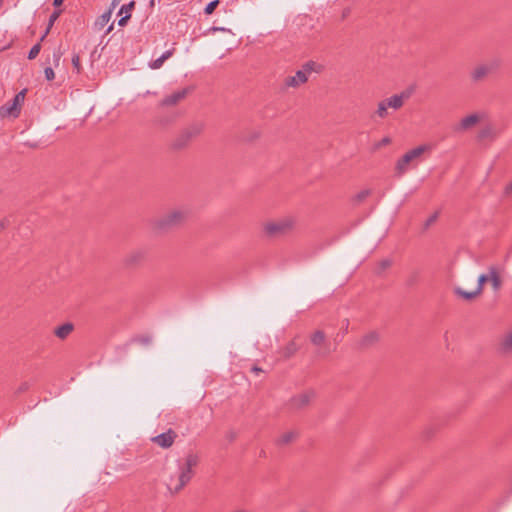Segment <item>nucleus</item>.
Wrapping results in <instances>:
<instances>
[{"label": "nucleus", "mask_w": 512, "mask_h": 512, "mask_svg": "<svg viewBox=\"0 0 512 512\" xmlns=\"http://www.w3.org/2000/svg\"><path fill=\"white\" fill-rule=\"evenodd\" d=\"M63 2H64V0H53V6L55 8H58L62 5Z\"/></svg>", "instance_id": "c03bdc74"}, {"label": "nucleus", "mask_w": 512, "mask_h": 512, "mask_svg": "<svg viewBox=\"0 0 512 512\" xmlns=\"http://www.w3.org/2000/svg\"><path fill=\"white\" fill-rule=\"evenodd\" d=\"M135 4H136V3H135V1H134V0H132V1H130L128 4H124V5H122V6H121V8H120V10H119V12H118V14H119V15H121V14H123V13H125V14H128V13H129V14H131V11L135 8Z\"/></svg>", "instance_id": "c85d7f7f"}, {"label": "nucleus", "mask_w": 512, "mask_h": 512, "mask_svg": "<svg viewBox=\"0 0 512 512\" xmlns=\"http://www.w3.org/2000/svg\"><path fill=\"white\" fill-rule=\"evenodd\" d=\"M110 17H111V12L108 11L106 13H104L103 15H101L97 22H96V25H98L100 28H103L110 20Z\"/></svg>", "instance_id": "c756f323"}, {"label": "nucleus", "mask_w": 512, "mask_h": 512, "mask_svg": "<svg viewBox=\"0 0 512 512\" xmlns=\"http://www.w3.org/2000/svg\"><path fill=\"white\" fill-rule=\"evenodd\" d=\"M499 61L493 60L487 63H482L475 66L470 72V78L473 83H480L484 81L490 74L499 68Z\"/></svg>", "instance_id": "0eeeda50"}, {"label": "nucleus", "mask_w": 512, "mask_h": 512, "mask_svg": "<svg viewBox=\"0 0 512 512\" xmlns=\"http://www.w3.org/2000/svg\"><path fill=\"white\" fill-rule=\"evenodd\" d=\"M74 330V324L71 322H66L54 329V335L61 339L65 340Z\"/></svg>", "instance_id": "f3484780"}, {"label": "nucleus", "mask_w": 512, "mask_h": 512, "mask_svg": "<svg viewBox=\"0 0 512 512\" xmlns=\"http://www.w3.org/2000/svg\"><path fill=\"white\" fill-rule=\"evenodd\" d=\"M295 227L293 217H284L277 221L267 222L263 225V231L267 237H279L290 233Z\"/></svg>", "instance_id": "20e7f679"}, {"label": "nucleus", "mask_w": 512, "mask_h": 512, "mask_svg": "<svg viewBox=\"0 0 512 512\" xmlns=\"http://www.w3.org/2000/svg\"><path fill=\"white\" fill-rule=\"evenodd\" d=\"M494 137H495V132L490 125L481 129L478 134V138L481 140L486 139V138H494Z\"/></svg>", "instance_id": "5701e85b"}, {"label": "nucleus", "mask_w": 512, "mask_h": 512, "mask_svg": "<svg viewBox=\"0 0 512 512\" xmlns=\"http://www.w3.org/2000/svg\"><path fill=\"white\" fill-rule=\"evenodd\" d=\"M41 42L39 40L38 43H36L35 45H33L28 53V59L29 60H33L37 57V55L39 54L40 50H41Z\"/></svg>", "instance_id": "cd10ccee"}, {"label": "nucleus", "mask_w": 512, "mask_h": 512, "mask_svg": "<svg viewBox=\"0 0 512 512\" xmlns=\"http://www.w3.org/2000/svg\"><path fill=\"white\" fill-rule=\"evenodd\" d=\"M2 3H3V0H0V5H2Z\"/></svg>", "instance_id": "6e6d98bb"}, {"label": "nucleus", "mask_w": 512, "mask_h": 512, "mask_svg": "<svg viewBox=\"0 0 512 512\" xmlns=\"http://www.w3.org/2000/svg\"><path fill=\"white\" fill-rule=\"evenodd\" d=\"M131 17V14H126L125 16L121 17L118 21V25L119 26H125L128 22V20L130 19Z\"/></svg>", "instance_id": "a19ab883"}, {"label": "nucleus", "mask_w": 512, "mask_h": 512, "mask_svg": "<svg viewBox=\"0 0 512 512\" xmlns=\"http://www.w3.org/2000/svg\"><path fill=\"white\" fill-rule=\"evenodd\" d=\"M192 87H185L178 91L173 92L170 95L165 96L159 103L162 107L175 106L184 100L190 92H192Z\"/></svg>", "instance_id": "9b49d317"}, {"label": "nucleus", "mask_w": 512, "mask_h": 512, "mask_svg": "<svg viewBox=\"0 0 512 512\" xmlns=\"http://www.w3.org/2000/svg\"><path fill=\"white\" fill-rule=\"evenodd\" d=\"M350 14V8H345L342 13V18H346Z\"/></svg>", "instance_id": "49530a36"}, {"label": "nucleus", "mask_w": 512, "mask_h": 512, "mask_svg": "<svg viewBox=\"0 0 512 512\" xmlns=\"http://www.w3.org/2000/svg\"><path fill=\"white\" fill-rule=\"evenodd\" d=\"M45 78L48 81H52L55 78L54 70L51 67H46L44 70Z\"/></svg>", "instance_id": "4c0bfd02"}, {"label": "nucleus", "mask_w": 512, "mask_h": 512, "mask_svg": "<svg viewBox=\"0 0 512 512\" xmlns=\"http://www.w3.org/2000/svg\"><path fill=\"white\" fill-rule=\"evenodd\" d=\"M27 389V386L26 384H23L22 386H20L19 390L20 391H25Z\"/></svg>", "instance_id": "09e8293b"}, {"label": "nucleus", "mask_w": 512, "mask_h": 512, "mask_svg": "<svg viewBox=\"0 0 512 512\" xmlns=\"http://www.w3.org/2000/svg\"><path fill=\"white\" fill-rule=\"evenodd\" d=\"M7 224L6 221L2 220L0 221V233L6 228Z\"/></svg>", "instance_id": "de8ad7c7"}, {"label": "nucleus", "mask_w": 512, "mask_h": 512, "mask_svg": "<svg viewBox=\"0 0 512 512\" xmlns=\"http://www.w3.org/2000/svg\"><path fill=\"white\" fill-rule=\"evenodd\" d=\"M146 259V251L144 249H134L128 252L122 263L126 268H136L140 266Z\"/></svg>", "instance_id": "1a4fd4ad"}, {"label": "nucleus", "mask_w": 512, "mask_h": 512, "mask_svg": "<svg viewBox=\"0 0 512 512\" xmlns=\"http://www.w3.org/2000/svg\"><path fill=\"white\" fill-rule=\"evenodd\" d=\"M392 265V261L390 259H383L379 262L376 273L378 275L382 274L386 269H388Z\"/></svg>", "instance_id": "a878e982"}, {"label": "nucleus", "mask_w": 512, "mask_h": 512, "mask_svg": "<svg viewBox=\"0 0 512 512\" xmlns=\"http://www.w3.org/2000/svg\"><path fill=\"white\" fill-rule=\"evenodd\" d=\"M204 123L195 121L183 128L171 143L173 150L179 151L187 148L193 139L197 138L204 130Z\"/></svg>", "instance_id": "7ed1b4c3"}, {"label": "nucleus", "mask_w": 512, "mask_h": 512, "mask_svg": "<svg viewBox=\"0 0 512 512\" xmlns=\"http://www.w3.org/2000/svg\"><path fill=\"white\" fill-rule=\"evenodd\" d=\"M213 30H221V31H224V28H213Z\"/></svg>", "instance_id": "864d4df0"}, {"label": "nucleus", "mask_w": 512, "mask_h": 512, "mask_svg": "<svg viewBox=\"0 0 512 512\" xmlns=\"http://www.w3.org/2000/svg\"><path fill=\"white\" fill-rule=\"evenodd\" d=\"M438 218V212L433 213L425 222V228H428L432 225Z\"/></svg>", "instance_id": "58836bf2"}, {"label": "nucleus", "mask_w": 512, "mask_h": 512, "mask_svg": "<svg viewBox=\"0 0 512 512\" xmlns=\"http://www.w3.org/2000/svg\"><path fill=\"white\" fill-rule=\"evenodd\" d=\"M164 62H165V61H164V60L161 58V56H160L159 58H157V59H155V60L151 61V62L149 63V67H150L151 69H159L160 67H162V65H163V63H164Z\"/></svg>", "instance_id": "c9c22d12"}, {"label": "nucleus", "mask_w": 512, "mask_h": 512, "mask_svg": "<svg viewBox=\"0 0 512 512\" xmlns=\"http://www.w3.org/2000/svg\"><path fill=\"white\" fill-rule=\"evenodd\" d=\"M151 337L148 336V335H145V336H139L137 338L134 339V341L142 344V345H149L151 343Z\"/></svg>", "instance_id": "e433bc0d"}, {"label": "nucleus", "mask_w": 512, "mask_h": 512, "mask_svg": "<svg viewBox=\"0 0 512 512\" xmlns=\"http://www.w3.org/2000/svg\"><path fill=\"white\" fill-rule=\"evenodd\" d=\"M370 195H371V190L370 189H364V190L360 191L359 193H357L354 196L353 201L356 204H359V203L363 202Z\"/></svg>", "instance_id": "393cba45"}, {"label": "nucleus", "mask_w": 512, "mask_h": 512, "mask_svg": "<svg viewBox=\"0 0 512 512\" xmlns=\"http://www.w3.org/2000/svg\"><path fill=\"white\" fill-rule=\"evenodd\" d=\"M298 437V432L297 431H288V432H285L283 433L276 441V445L277 446H286L290 443H292L294 440H296Z\"/></svg>", "instance_id": "6ab92c4d"}, {"label": "nucleus", "mask_w": 512, "mask_h": 512, "mask_svg": "<svg viewBox=\"0 0 512 512\" xmlns=\"http://www.w3.org/2000/svg\"><path fill=\"white\" fill-rule=\"evenodd\" d=\"M454 294L458 297H461V298L467 300V301H471V300L475 299L476 297H478L479 295H481L480 293H476V289L474 291L467 292L460 287L454 288Z\"/></svg>", "instance_id": "aec40b11"}, {"label": "nucleus", "mask_w": 512, "mask_h": 512, "mask_svg": "<svg viewBox=\"0 0 512 512\" xmlns=\"http://www.w3.org/2000/svg\"><path fill=\"white\" fill-rule=\"evenodd\" d=\"M324 69V66L315 61H308L304 63L295 75L288 76L284 79V88H298L302 84H305L308 81L309 76L314 73H321Z\"/></svg>", "instance_id": "f03ea898"}, {"label": "nucleus", "mask_w": 512, "mask_h": 512, "mask_svg": "<svg viewBox=\"0 0 512 512\" xmlns=\"http://www.w3.org/2000/svg\"><path fill=\"white\" fill-rule=\"evenodd\" d=\"M154 5V0H151L150 1V6H153Z\"/></svg>", "instance_id": "5fc2aeb1"}, {"label": "nucleus", "mask_w": 512, "mask_h": 512, "mask_svg": "<svg viewBox=\"0 0 512 512\" xmlns=\"http://www.w3.org/2000/svg\"><path fill=\"white\" fill-rule=\"evenodd\" d=\"M112 29H113V25L109 26V28L107 29V33H109Z\"/></svg>", "instance_id": "3c124183"}, {"label": "nucleus", "mask_w": 512, "mask_h": 512, "mask_svg": "<svg viewBox=\"0 0 512 512\" xmlns=\"http://www.w3.org/2000/svg\"><path fill=\"white\" fill-rule=\"evenodd\" d=\"M121 0H112V5L113 6H116L118 5V3L120 2Z\"/></svg>", "instance_id": "8fccbe9b"}, {"label": "nucleus", "mask_w": 512, "mask_h": 512, "mask_svg": "<svg viewBox=\"0 0 512 512\" xmlns=\"http://www.w3.org/2000/svg\"><path fill=\"white\" fill-rule=\"evenodd\" d=\"M502 346L504 350H512V331L505 337Z\"/></svg>", "instance_id": "72a5a7b5"}, {"label": "nucleus", "mask_w": 512, "mask_h": 512, "mask_svg": "<svg viewBox=\"0 0 512 512\" xmlns=\"http://www.w3.org/2000/svg\"><path fill=\"white\" fill-rule=\"evenodd\" d=\"M234 512H249V511H247V510H236Z\"/></svg>", "instance_id": "603ef678"}, {"label": "nucleus", "mask_w": 512, "mask_h": 512, "mask_svg": "<svg viewBox=\"0 0 512 512\" xmlns=\"http://www.w3.org/2000/svg\"><path fill=\"white\" fill-rule=\"evenodd\" d=\"M72 65L77 74H80L82 72V66H81L80 57L78 54L73 55Z\"/></svg>", "instance_id": "7c9ffc66"}, {"label": "nucleus", "mask_w": 512, "mask_h": 512, "mask_svg": "<svg viewBox=\"0 0 512 512\" xmlns=\"http://www.w3.org/2000/svg\"><path fill=\"white\" fill-rule=\"evenodd\" d=\"M26 89L18 92L11 102H8L0 107V115L2 117L12 116L13 118H17L21 112V104L25 100Z\"/></svg>", "instance_id": "6e6552de"}, {"label": "nucleus", "mask_w": 512, "mask_h": 512, "mask_svg": "<svg viewBox=\"0 0 512 512\" xmlns=\"http://www.w3.org/2000/svg\"><path fill=\"white\" fill-rule=\"evenodd\" d=\"M188 213L184 210H173L160 217L155 222V229L164 232L178 227L187 219Z\"/></svg>", "instance_id": "39448f33"}, {"label": "nucleus", "mask_w": 512, "mask_h": 512, "mask_svg": "<svg viewBox=\"0 0 512 512\" xmlns=\"http://www.w3.org/2000/svg\"><path fill=\"white\" fill-rule=\"evenodd\" d=\"M314 397V391L303 392L293 396L289 401V406L292 410H302L309 406Z\"/></svg>", "instance_id": "f8f14e48"}, {"label": "nucleus", "mask_w": 512, "mask_h": 512, "mask_svg": "<svg viewBox=\"0 0 512 512\" xmlns=\"http://www.w3.org/2000/svg\"><path fill=\"white\" fill-rule=\"evenodd\" d=\"M413 89L409 88L402 91L400 94H394L389 98L384 99L385 105L387 108H391L393 110H399L403 107L406 100H408L412 95Z\"/></svg>", "instance_id": "9d476101"}, {"label": "nucleus", "mask_w": 512, "mask_h": 512, "mask_svg": "<svg viewBox=\"0 0 512 512\" xmlns=\"http://www.w3.org/2000/svg\"><path fill=\"white\" fill-rule=\"evenodd\" d=\"M504 194L510 196L512 194V181L505 187Z\"/></svg>", "instance_id": "37998d69"}, {"label": "nucleus", "mask_w": 512, "mask_h": 512, "mask_svg": "<svg viewBox=\"0 0 512 512\" xmlns=\"http://www.w3.org/2000/svg\"><path fill=\"white\" fill-rule=\"evenodd\" d=\"M376 114L382 119L388 116V108L383 100L378 103Z\"/></svg>", "instance_id": "bb28decb"}, {"label": "nucleus", "mask_w": 512, "mask_h": 512, "mask_svg": "<svg viewBox=\"0 0 512 512\" xmlns=\"http://www.w3.org/2000/svg\"><path fill=\"white\" fill-rule=\"evenodd\" d=\"M488 281H490L489 273H488V274H481V275L478 277L477 287H476V293H480V294H482L483 289H484V284H485L486 282H488Z\"/></svg>", "instance_id": "b1692460"}, {"label": "nucleus", "mask_w": 512, "mask_h": 512, "mask_svg": "<svg viewBox=\"0 0 512 512\" xmlns=\"http://www.w3.org/2000/svg\"><path fill=\"white\" fill-rule=\"evenodd\" d=\"M489 278L494 291H499L502 286V279L499 271L495 266L489 267Z\"/></svg>", "instance_id": "a211bd4d"}, {"label": "nucleus", "mask_w": 512, "mask_h": 512, "mask_svg": "<svg viewBox=\"0 0 512 512\" xmlns=\"http://www.w3.org/2000/svg\"><path fill=\"white\" fill-rule=\"evenodd\" d=\"M251 371L258 374L260 372H262V369L256 365H254L252 368H251Z\"/></svg>", "instance_id": "a18cd8bd"}, {"label": "nucleus", "mask_w": 512, "mask_h": 512, "mask_svg": "<svg viewBox=\"0 0 512 512\" xmlns=\"http://www.w3.org/2000/svg\"><path fill=\"white\" fill-rule=\"evenodd\" d=\"M177 437L178 435L173 429H168L166 432L153 437L151 440L161 448L167 449L173 445Z\"/></svg>", "instance_id": "ddd939ff"}, {"label": "nucleus", "mask_w": 512, "mask_h": 512, "mask_svg": "<svg viewBox=\"0 0 512 512\" xmlns=\"http://www.w3.org/2000/svg\"><path fill=\"white\" fill-rule=\"evenodd\" d=\"M173 52H174V49H171V50H167L165 51L162 55H161V58L166 61L168 58H170L172 55H173Z\"/></svg>", "instance_id": "79ce46f5"}, {"label": "nucleus", "mask_w": 512, "mask_h": 512, "mask_svg": "<svg viewBox=\"0 0 512 512\" xmlns=\"http://www.w3.org/2000/svg\"><path fill=\"white\" fill-rule=\"evenodd\" d=\"M218 5H219L218 0L209 2L204 9L205 14H207V15L212 14Z\"/></svg>", "instance_id": "473e14b6"}, {"label": "nucleus", "mask_w": 512, "mask_h": 512, "mask_svg": "<svg viewBox=\"0 0 512 512\" xmlns=\"http://www.w3.org/2000/svg\"><path fill=\"white\" fill-rule=\"evenodd\" d=\"M480 121L478 114H470L461 119L460 123L455 127V131H466L475 126Z\"/></svg>", "instance_id": "2eb2a0df"}, {"label": "nucleus", "mask_w": 512, "mask_h": 512, "mask_svg": "<svg viewBox=\"0 0 512 512\" xmlns=\"http://www.w3.org/2000/svg\"><path fill=\"white\" fill-rule=\"evenodd\" d=\"M379 341V334L376 331H371L365 334L359 341V347L362 349L369 348Z\"/></svg>", "instance_id": "dca6fc26"}, {"label": "nucleus", "mask_w": 512, "mask_h": 512, "mask_svg": "<svg viewBox=\"0 0 512 512\" xmlns=\"http://www.w3.org/2000/svg\"><path fill=\"white\" fill-rule=\"evenodd\" d=\"M391 142V139L389 137L382 138L377 144L376 148H380L382 146L388 145Z\"/></svg>", "instance_id": "ea45409f"}, {"label": "nucleus", "mask_w": 512, "mask_h": 512, "mask_svg": "<svg viewBox=\"0 0 512 512\" xmlns=\"http://www.w3.org/2000/svg\"><path fill=\"white\" fill-rule=\"evenodd\" d=\"M198 463L199 456L194 452H189L183 462L178 461V476L171 475L166 483L171 494H178L191 481Z\"/></svg>", "instance_id": "f257e3e1"}, {"label": "nucleus", "mask_w": 512, "mask_h": 512, "mask_svg": "<svg viewBox=\"0 0 512 512\" xmlns=\"http://www.w3.org/2000/svg\"><path fill=\"white\" fill-rule=\"evenodd\" d=\"M429 149L427 145H420L406 152L395 165V172L397 176H402L408 170V165L413 160L419 158L425 151Z\"/></svg>", "instance_id": "423d86ee"}, {"label": "nucleus", "mask_w": 512, "mask_h": 512, "mask_svg": "<svg viewBox=\"0 0 512 512\" xmlns=\"http://www.w3.org/2000/svg\"><path fill=\"white\" fill-rule=\"evenodd\" d=\"M62 13V10H55L49 17L47 28L44 32V34L41 36L40 41H43L45 37L49 34L51 28L53 27L55 21L59 18L60 14Z\"/></svg>", "instance_id": "412c9836"}, {"label": "nucleus", "mask_w": 512, "mask_h": 512, "mask_svg": "<svg viewBox=\"0 0 512 512\" xmlns=\"http://www.w3.org/2000/svg\"><path fill=\"white\" fill-rule=\"evenodd\" d=\"M259 137H260V132L255 130V131L250 132L243 139H244V141H247V142H253V141L257 140Z\"/></svg>", "instance_id": "f704fd0d"}, {"label": "nucleus", "mask_w": 512, "mask_h": 512, "mask_svg": "<svg viewBox=\"0 0 512 512\" xmlns=\"http://www.w3.org/2000/svg\"><path fill=\"white\" fill-rule=\"evenodd\" d=\"M62 55H63V51H62L61 47L59 46L53 52V64L55 67H57L59 65Z\"/></svg>", "instance_id": "2f4dec72"}, {"label": "nucleus", "mask_w": 512, "mask_h": 512, "mask_svg": "<svg viewBox=\"0 0 512 512\" xmlns=\"http://www.w3.org/2000/svg\"><path fill=\"white\" fill-rule=\"evenodd\" d=\"M297 339L298 336H295L285 346L278 350L280 360L287 361L296 355V353L300 350V345L297 343Z\"/></svg>", "instance_id": "4468645a"}, {"label": "nucleus", "mask_w": 512, "mask_h": 512, "mask_svg": "<svg viewBox=\"0 0 512 512\" xmlns=\"http://www.w3.org/2000/svg\"><path fill=\"white\" fill-rule=\"evenodd\" d=\"M325 338V333L321 330H317L311 335L310 340L313 345L320 346L324 343Z\"/></svg>", "instance_id": "4be33fe9"}]
</instances>
